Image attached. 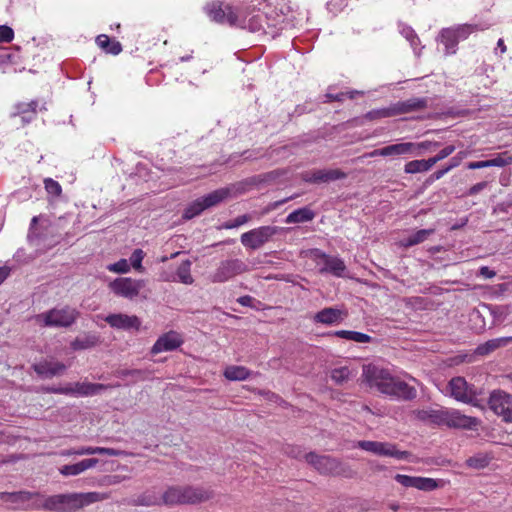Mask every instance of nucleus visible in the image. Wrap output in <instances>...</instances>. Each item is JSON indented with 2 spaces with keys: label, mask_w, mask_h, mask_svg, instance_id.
<instances>
[{
  "label": "nucleus",
  "mask_w": 512,
  "mask_h": 512,
  "mask_svg": "<svg viewBox=\"0 0 512 512\" xmlns=\"http://www.w3.org/2000/svg\"><path fill=\"white\" fill-rule=\"evenodd\" d=\"M362 377L370 388H375L381 394L405 401H411L417 397L414 386L393 376L387 369L372 364L365 365Z\"/></svg>",
  "instance_id": "nucleus-1"
},
{
  "label": "nucleus",
  "mask_w": 512,
  "mask_h": 512,
  "mask_svg": "<svg viewBox=\"0 0 512 512\" xmlns=\"http://www.w3.org/2000/svg\"><path fill=\"white\" fill-rule=\"evenodd\" d=\"M109 498L110 494L103 492L66 493L52 496L41 494L39 499H36L24 508L53 512H75L84 506Z\"/></svg>",
  "instance_id": "nucleus-2"
},
{
  "label": "nucleus",
  "mask_w": 512,
  "mask_h": 512,
  "mask_svg": "<svg viewBox=\"0 0 512 512\" xmlns=\"http://www.w3.org/2000/svg\"><path fill=\"white\" fill-rule=\"evenodd\" d=\"M212 497V492L193 486H170L168 487L161 499L152 497L150 495H143L139 499V503L146 506L164 504L167 506L185 505V504H198L209 500Z\"/></svg>",
  "instance_id": "nucleus-3"
},
{
  "label": "nucleus",
  "mask_w": 512,
  "mask_h": 512,
  "mask_svg": "<svg viewBox=\"0 0 512 512\" xmlns=\"http://www.w3.org/2000/svg\"><path fill=\"white\" fill-rule=\"evenodd\" d=\"M80 316V312L69 305L55 307L35 316L36 323L41 327L68 328Z\"/></svg>",
  "instance_id": "nucleus-4"
},
{
  "label": "nucleus",
  "mask_w": 512,
  "mask_h": 512,
  "mask_svg": "<svg viewBox=\"0 0 512 512\" xmlns=\"http://www.w3.org/2000/svg\"><path fill=\"white\" fill-rule=\"evenodd\" d=\"M306 461L311 464L320 474L332 476L351 477V468L340 460L326 455H317L310 452L305 454Z\"/></svg>",
  "instance_id": "nucleus-5"
},
{
  "label": "nucleus",
  "mask_w": 512,
  "mask_h": 512,
  "mask_svg": "<svg viewBox=\"0 0 512 512\" xmlns=\"http://www.w3.org/2000/svg\"><path fill=\"white\" fill-rule=\"evenodd\" d=\"M449 389L451 396L459 401L466 404H470L475 407H482L481 400L479 399V393L473 385L467 383L463 377H454L449 381Z\"/></svg>",
  "instance_id": "nucleus-6"
},
{
  "label": "nucleus",
  "mask_w": 512,
  "mask_h": 512,
  "mask_svg": "<svg viewBox=\"0 0 512 512\" xmlns=\"http://www.w3.org/2000/svg\"><path fill=\"white\" fill-rule=\"evenodd\" d=\"M247 271L248 266L241 259H227L220 262L216 270L210 275V280L212 283H224Z\"/></svg>",
  "instance_id": "nucleus-7"
},
{
  "label": "nucleus",
  "mask_w": 512,
  "mask_h": 512,
  "mask_svg": "<svg viewBox=\"0 0 512 512\" xmlns=\"http://www.w3.org/2000/svg\"><path fill=\"white\" fill-rule=\"evenodd\" d=\"M240 12L230 4L220 1L212 2L207 6V14L213 21L230 26L238 25Z\"/></svg>",
  "instance_id": "nucleus-8"
},
{
  "label": "nucleus",
  "mask_w": 512,
  "mask_h": 512,
  "mask_svg": "<svg viewBox=\"0 0 512 512\" xmlns=\"http://www.w3.org/2000/svg\"><path fill=\"white\" fill-rule=\"evenodd\" d=\"M489 408L506 423H512V395L503 390H493L488 400Z\"/></svg>",
  "instance_id": "nucleus-9"
},
{
  "label": "nucleus",
  "mask_w": 512,
  "mask_h": 512,
  "mask_svg": "<svg viewBox=\"0 0 512 512\" xmlns=\"http://www.w3.org/2000/svg\"><path fill=\"white\" fill-rule=\"evenodd\" d=\"M277 233L278 227L276 226H261L243 233L240 240L244 247L257 250Z\"/></svg>",
  "instance_id": "nucleus-10"
},
{
  "label": "nucleus",
  "mask_w": 512,
  "mask_h": 512,
  "mask_svg": "<svg viewBox=\"0 0 512 512\" xmlns=\"http://www.w3.org/2000/svg\"><path fill=\"white\" fill-rule=\"evenodd\" d=\"M145 286L142 279H133L130 277H120L111 281L108 285L109 289L119 297L134 299L137 297L141 289Z\"/></svg>",
  "instance_id": "nucleus-11"
},
{
  "label": "nucleus",
  "mask_w": 512,
  "mask_h": 512,
  "mask_svg": "<svg viewBox=\"0 0 512 512\" xmlns=\"http://www.w3.org/2000/svg\"><path fill=\"white\" fill-rule=\"evenodd\" d=\"M357 447L376 455L393 457L398 460H405L410 455L407 451L398 450L395 444L387 442L361 440L358 441Z\"/></svg>",
  "instance_id": "nucleus-12"
},
{
  "label": "nucleus",
  "mask_w": 512,
  "mask_h": 512,
  "mask_svg": "<svg viewBox=\"0 0 512 512\" xmlns=\"http://www.w3.org/2000/svg\"><path fill=\"white\" fill-rule=\"evenodd\" d=\"M480 419L462 414L457 409L445 408L442 426L454 429L476 430L480 425Z\"/></svg>",
  "instance_id": "nucleus-13"
},
{
  "label": "nucleus",
  "mask_w": 512,
  "mask_h": 512,
  "mask_svg": "<svg viewBox=\"0 0 512 512\" xmlns=\"http://www.w3.org/2000/svg\"><path fill=\"white\" fill-rule=\"evenodd\" d=\"M301 179L310 184H323L332 181L342 180L347 177V174L341 169H313L302 172Z\"/></svg>",
  "instance_id": "nucleus-14"
},
{
  "label": "nucleus",
  "mask_w": 512,
  "mask_h": 512,
  "mask_svg": "<svg viewBox=\"0 0 512 512\" xmlns=\"http://www.w3.org/2000/svg\"><path fill=\"white\" fill-rule=\"evenodd\" d=\"M104 320L110 327L118 330L139 331L141 327V320L136 315L114 313L107 315Z\"/></svg>",
  "instance_id": "nucleus-15"
},
{
  "label": "nucleus",
  "mask_w": 512,
  "mask_h": 512,
  "mask_svg": "<svg viewBox=\"0 0 512 512\" xmlns=\"http://www.w3.org/2000/svg\"><path fill=\"white\" fill-rule=\"evenodd\" d=\"M183 344L181 335L176 331H169L161 335L151 348V353L156 355L165 351L176 350Z\"/></svg>",
  "instance_id": "nucleus-16"
},
{
  "label": "nucleus",
  "mask_w": 512,
  "mask_h": 512,
  "mask_svg": "<svg viewBox=\"0 0 512 512\" xmlns=\"http://www.w3.org/2000/svg\"><path fill=\"white\" fill-rule=\"evenodd\" d=\"M429 99L427 97H412L403 101L392 103L394 115L408 114L412 112L423 111L428 107Z\"/></svg>",
  "instance_id": "nucleus-17"
},
{
  "label": "nucleus",
  "mask_w": 512,
  "mask_h": 512,
  "mask_svg": "<svg viewBox=\"0 0 512 512\" xmlns=\"http://www.w3.org/2000/svg\"><path fill=\"white\" fill-rule=\"evenodd\" d=\"M415 153V145L412 142L397 143L385 146L380 149H375L369 153L370 157L376 156H400V155H412Z\"/></svg>",
  "instance_id": "nucleus-18"
},
{
  "label": "nucleus",
  "mask_w": 512,
  "mask_h": 512,
  "mask_svg": "<svg viewBox=\"0 0 512 512\" xmlns=\"http://www.w3.org/2000/svg\"><path fill=\"white\" fill-rule=\"evenodd\" d=\"M347 315L348 313L345 310L326 307L313 316V321L324 325H335L341 323Z\"/></svg>",
  "instance_id": "nucleus-19"
},
{
  "label": "nucleus",
  "mask_w": 512,
  "mask_h": 512,
  "mask_svg": "<svg viewBox=\"0 0 512 512\" xmlns=\"http://www.w3.org/2000/svg\"><path fill=\"white\" fill-rule=\"evenodd\" d=\"M39 109V102L31 100L29 102H19L14 105L12 117H20L23 124H28L36 119Z\"/></svg>",
  "instance_id": "nucleus-20"
},
{
  "label": "nucleus",
  "mask_w": 512,
  "mask_h": 512,
  "mask_svg": "<svg viewBox=\"0 0 512 512\" xmlns=\"http://www.w3.org/2000/svg\"><path fill=\"white\" fill-rule=\"evenodd\" d=\"M266 16L261 11H253L248 15H244L241 11L239 15V23L237 26L247 28L251 32L264 31Z\"/></svg>",
  "instance_id": "nucleus-21"
},
{
  "label": "nucleus",
  "mask_w": 512,
  "mask_h": 512,
  "mask_svg": "<svg viewBox=\"0 0 512 512\" xmlns=\"http://www.w3.org/2000/svg\"><path fill=\"white\" fill-rule=\"evenodd\" d=\"M317 257L320 258L324 264L320 269V273H330L336 277H342L344 275L346 265L342 259L324 252H319Z\"/></svg>",
  "instance_id": "nucleus-22"
},
{
  "label": "nucleus",
  "mask_w": 512,
  "mask_h": 512,
  "mask_svg": "<svg viewBox=\"0 0 512 512\" xmlns=\"http://www.w3.org/2000/svg\"><path fill=\"white\" fill-rule=\"evenodd\" d=\"M41 497L39 492L18 491V492H0V498L4 501L22 504L19 508L26 510L24 507L31 504Z\"/></svg>",
  "instance_id": "nucleus-23"
},
{
  "label": "nucleus",
  "mask_w": 512,
  "mask_h": 512,
  "mask_svg": "<svg viewBox=\"0 0 512 512\" xmlns=\"http://www.w3.org/2000/svg\"><path fill=\"white\" fill-rule=\"evenodd\" d=\"M445 408L441 409H433V408H423L416 409L412 411V415L419 421L433 424L437 426H442L443 418H444Z\"/></svg>",
  "instance_id": "nucleus-24"
},
{
  "label": "nucleus",
  "mask_w": 512,
  "mask_h": 512,
  "mask_svg": "<svg viewBox=\"0 0 512 512\" xmlns=\"http://www.w3.org/2000/svg\"><path fill=\"white\" fill-rule=\"evenodd\" d=\"M33 369L39 376L51 378L62 374L65 371L66 366L58 361L44 360L34 364Z\"/></svg>",
  "instance_id": "nucleus-25"
},
{
  "label": "nucleus",
  "mask_w": 512,
  "mask_h": 512,
  "mask_svg": "<svg viewBox=\"0 0 512 512\" xmlns=\"http://www.w3.org/2000/svg\"><path fill=\"white\" fill-rule=\"evenodd\" d=\"M98 462L99 460L96 458L83 459L75 464L64 465L59 469V471L63 476H76L90 468H93Z\"/></svg>",
  "instance_id": "nucleus-26"
},
{
  "label": "nucleus",
  "mask_w": 512,
  "mask_h": 512,
  "mask_svg": "<svg viewBox=\"0 0 512 512\" xmlns=\"http://www.w3.org/2000/svg\"><path fill=\"white\" fill-rule=\"evenodd\" d=\"M108 388L101 383L77 382L72 386V394L76 396H91L100 393Z\"/></svg>",
  "instance_id": "nucleus-27"
},
{
  "label": "nucleus",
  "mask_w": 512,
  "mask_h": 512,
  "mask_svg": "<svg viewBox=\"0 0 512 512\" xmlns=\"http://www.w3.org/2000/svg\"><path fill=\"white\" fill-rule=\"evenodd\" d=\"M434 233H435L434 228L421 229V230H418V231L414 232L413 234L409 235L408 237L402 239L399 242V244L403 248H409V247L418 245L420 243H423L424 241H426L429 238V236L433 235Z\"/></svg>",
  "instance_id": "nucleus-28"
},
{
  "label": "nucleus",
  "mask_w": 512,
  "mask_h": 512,
  "mask_svg": "<svg viewBox=\"0 0 512 512\" xmlns=\"http://www.w3.org/2000/svg\"><path fill=\"white\" fill-rule=\"evenodd\" d=\"M512 341V337H501L496 339H491L485 342L484 344L479 345L476 348V353L478 355H488L494 350L500 348L501 346H505Z\"/></svg>",
  "instance_id": "nucleus-29"
},
{
  "label": "nucleus",
  "mask_w": 512,
  "mask_h": 512,
  "mask_svg": "<svg viewBox=\"0 0 512 512\" xmlns=\"http://www.w3.org/2000/svg\"><path fill=\"white\" fill-rule=\"evenodd\" d=\"M315 218V213L309 207H302L291 212L285 219L288 224L291 223H304L312 221Z\"/></svg>",
  "instance_id": "nucleus-30"
},
{
  "label": "nucleus",
  "mask_w": 512,
  "mask_h": 512,
  "mask_svg": "<svg viewBox=\"0 0 512 512\" xmlns=\"http://www.w3.org/2000/svg\"><path fill=\"white\" fill-rule=\"evenodd\" d=\"M96 43L101 49L112 55H118L122 51L120 42L110 39L105 34L97 36Z\"/></svg>",
  "instance_id": "nucleus-31"
},
{
  "label": "nucleus",
  "mask_w": 512,
  "mask_h": 512,
  "mask_svg": "<svg viewBox=\"0 0 512 512\" xmlns=\"http://www.w3.org/2000/svg\"><path fill=\"white\" fill-rule=\"evenodd\" d=\"M229 189L227 188H221V189H217L203 197H201V201L202 203L204 204V207L207 208H210V207H213L217 204H219L220 202H222L223 200H225L228 196H229Z\"/></svg>",
  "instance_id": "nucleus-32"
},
{
  "label": "nucleus",
  "mask_w": 512,
  "mask_h": 512,
  "mask_svg": "<svg viewBox=\"0 0 512 512\" xmlns=\"http://www.w3.org/2000/svg\"><path fill=\"white\" fill-rule=\"evenodd\" d=\"M251 375V371L244 366H228L224 371V376L230 381L246 380Z\"/></svg>",
  "instance_id": "nucleus-33"
},
{
  "label": "nucleus",
  "mask_w": 512,
  "mask_h": 512,
  "mask_svg": "<svg viewBox=\"0 0 512 512\" xmlns=\"http://www.w3.org/2000/svg\"><path fill=\"white\" fill-rule=\"evenodd\" d=\"M431 159L412 160L405 164L404 171L407 174H415L429 171L433 167Z\"/></svg>",
  "instance_id": "nucleus-34"
},
{
  "label": "nucleus",
  "mask_w": 512,
  "mask_h": 512,
  "mask_svg": "<svg viewBox=\"0 0 512 512\" xmlns=\"http://www.w3.org/2000/svg\"><path fill=\"white\" fill-rule=\"evenodd\" d=\"M336 337L352 340L358 343H369L372 341V337L368 334L357 332V331H349V330H338L333 333Z\"/></svg>",
  "instance_id": "nucleus-35"
},
{
  "label": "nucleus",
  "mask_w": 512,
  "mask_h": 512,
  "mask_svg": "<svg viewBox=\"0 0 512 512\" xmlns=\"http://www.w3.org/2000/svg\"><path fill=\"white\" fill-rule=\"evenodd\" d=\"M353 376L352 370L347 366L334 368L330 373V377L336 385L347 383Z\"/></svg>",
  "instance_id": "nucleus-36"
},
{
  "label": "nucleus",
  "mask_w": 512,
  "mask_h": 512,
  "mask_svg": "<svg viewBox=\"0 0 512 512\" xmlns=\"http://www.w3.org/2000/svg\"><path fill=\"white\" fill-rule=\"evenodd\" d=\"M441 42L445 45L447 53H454L458 44L457 36L452 28H446L441 31Z\"/></svg>",
  "instance_id": "nucleus-37"
},
{
  "label": "nucleus",
  "mask_w": 512,
  "mask_h": 512,
  "mask_svg": "<svg viewBox=\"0 0 512 512\" xmlns=\"http://www.w3.org/2000/svg\"><path fill=\"white\" fill-rule=\"evenodd\" d=\"M108 455V456H118L119 451L113 448L107 447H80L77 448L76 455Z\"/></svg>",
  "instance_id": "nucleus-38"
},
{
  "label": "nucleus",
  "mask_w": 512,
  "mask_h": 512,
  "mask_svg": "<svg viewBox=\"0 0 512 512\" xmlns=\"http://www.w3.org/2000/svg\"><path fill=\"white\" fill-rule=\"evenodd\" d=\"M492 460V457L487 453H478L469 457L466 460V465L474 469H483L487 467Z\"/></svg>",
  "instance_id": "nucleus-39"
},
{
  "label": "nucleus",
  "mask_w": 512,
  "mask_h": 512,
  "mask_svg": "<svg viewBox=\"0 0 512 512\" xmlns=\"http://www.w3.org/2000/svg\"><path fill=\"white\" fill-rule=\"evenodd\" d=\"M99 338L95 335H86L83 338H76L71 346L74 350H83L94 347L98 344Z\"/></svg>",
  "instance_id": "nucleus-40"
},
{
  "label": "nucleus",
  "mask_w": 512,
  "mask_h": 512,
  "mask_svg": "<svg viewBox=\"0 0 512 512\" xmlns=\"http://www.w3.org/2000/svg\"><path fill=\"white\" fill-rule=\"evenodd\" d=\"M191 262L189 260L183 261L177 268L176 274L183 284H192L194 279L191 275Z\"/></svg>",
  "instance_id": "nucleus-41"
},
{
  "label": "nucleus",
  "mask_w": 512,
  "mask_h": 512,
  "mask_svg": "<svg viewBox=\"0 0 512 512\" xmlns=\"http://www.w3.org/2000/svg\"><path fill=\"white\" fill-rule=\"evenodd\" d=\"M440 487V482L436 479L429 477H420L418 476L416 489L421 491H433Z\"/></svg>",
  "instance_id": "nucleus-42"
},
{
  "label": "nucleus",
  "mask_w": 512,
  "mask_h": 512,
  "mask_svg": "<svg viewBox=\"0 0 512 512\" xmlns=\"http://www.w3.org/2000/svg\"><path fill=\"white\" fill-rule=\"evenodd\" d=\"M490 167H504L512 164V154L509 151L498 153L494 158L489 159Z\"/></svg>",
  "instance_id": "nucleus-43"
},
{
  "label": "nucleus",
  "mask_w": 512,
  "mask_h": 512,
  "mask_svg": "<svg viewBox=\"0 0 512 512\" xmlns=\"http://www.w3.org/2000/svg\"><path fill=\"white\" fill-rule=\"evenodd\" d=\"M394 116L395 115L392 104L385 108L371 110L366 114V118L369 120H377L381 118H389Z\"/></svg>",
  "instance_id": "nucleus-44"
},
{
  "label": "nucleus",
  "mask_w": 512,
  "mask_h": 512,
  "mask_svg": "<svg viewBox=\"0 0 512 512\" xmlns=\"http://www.w3.org/2000/svg\"><path fill=\"white\" fill-rule=\"evenodd\" d=\"M205 209H206V207H204V204L202 203L201 199L199 198V199L195 200L191 205H189L185 209V211L183 213V217L185 219H192L193 217L202 213Z\"/></svg>",
  "instance_id": "nucleus-45"
},
{
  "label": "nucleus",
  "mask_w": 512,
  "mask_h": 512,
  "mask_svg": "<svg viewBox=\"0 0 512 512\" xmlns=\"http://www.w3.org/2000/svg\"><path fill=\"white\" fill-rule=\"evenodd\" d=\"M251 220H252V216L250 214H243V215L236 217L235 219H233L231 221L224 222L219 228L227 229V230L233 229V228L240 227V226L248 223Z\"/></svg>",
  "instance_id": "nucleus-46"
},
{
  "label": "nucleus",
  "mask_w": 512,
  "mask_h": 512,
  "mask_svg": "<svg viewBox=\"0 0 512 512\" xmlns=\"http://www.w3.org/2000/svg\"><path fill=\"white\" fill-rule=\"evenodd\" d=\"M145 257V253L142 249H135L130 256L131 266L138 272H143L144 267L142 261Z\"/></svg>",
  "instance_id": "nucleus-47"
},
{
  "label": "nucleus",
  "mask_w": 512,
  "mask_h": 512,
  "mask_svg": "<svg viewBox=\"0 0 512 512\" xmlns=\"http://www.w3.org/2000/svg\"><path fill=\"white\" fill-rule=\"evenodd\" d=\"M44 187L47 193L54 197H59L62 193L61 185L52 178L44 179Z\"/></svg>",
  "instance_id": "nucleus-48"
},
{
  "label": "nucleus",
  "mask_w": 512,
  "mask_h": 512,
  "mask_svg": "<svg viewBox=\"0 0 512 512\" xmlns=\"http://www.w3.org/2000/svg\"><path fill=\"white\" fill-rule=\"evenodd\" d=\"M348 5V0H328L327 10L334 16L338 15Z\"/></svg>",
  "instance_id": "nucleus-49"
},
{
  "label": "nucleus",
  "mask_w": 512,
  "mask_h": 512,
  "mask_svg": "<svg viewBox=\"0 0 512 512\" xmlns=\"http://www.w3.org/2000/svg\"><path fill=\"white\" fill-rule=\"evenodd\" d=\"M395 481L406 488H416L418 476H409L404 474H396Z\"/></svg>",
  "instance_id": "nucleus-50"
},
{
  "label": "nucleus",
  "mask_w": 512,
  "mask_h": 512,
  "mask_svg": "<svg viewBox=\"0 0 512 512\" xmlns=\"http://www.w3.org/2000/svg\"><path fill=\"white\" fill-rule=\"evenodd\" d=\"M110 272L114 273H128L130 271V265L126 259H120L119 261L107 266Z\"/></svg>",
  "instance_id": "nucleus-51"
},
{
  "label": "nucleus",
  "mask_w": 512,
  "mask_h": 512,
  "mask_svg": "<svg viewBox=\"0 0 512 512\" xmlns=\"http://www.w3.org/2000/svg\"><path fill=\"white\" fill-rule=\"evenodd\" d=\"M456 147L454 145H447L442 150H440L435 156L431 157V162L433 165H435L437 162L447 158L450 156L454 151Z\"/></svg>",
  "instance_id": "nucleus-52"
},
{
  "label": "nucleus",
  "mask_w": 512,
  "mask_h": 512,
  "mask_svg": "<svg viewBox=\"0 0 512 512\" xmlns=\"http://www.w3.org/2000/svg\"><path fill=\"white\" fill-rule=\"evenodd\" d=\"M356 93H357L356 91L347 92V93L340 92V93H337V94L327 93L325 95V97L327 98V102H333V101L342 102V101H344V99L346 97H349L350 99H353L354 95Z\"/></svg>",
  "instance_id": "nucleus-53"
},
{
  "label": "nucleus",
  "mask_w": 512,
  "mask_h": 512,
  "mask_svg": "<svg viewBox=\"0 0 512 512\" xmlns=\"http://www.w3.org/2000/svg\"><path fill=\"white\" fill-rule=\"evenodd\" d=\"M13 38V29L6 25H0V43H9Z\"/></svg>",
  "instance_id": "nucleus-54"
},
{
  "label": "nucleus",
  "mask_w": 512,
  "mask_h": 512,
  "mask_svg": "<svg viewBox=\"0 0 512 512\" xmlns=\"http://www.w3.org/2000/svg\"><path fill=\"white\" fill-rule=\"evenodd\" d=\"M456 36H457V39L458 41L460 39H466L474 30V27L472 25H462V26H459L455 29H453Z\"/></svg>",
  "instance_id": "nucleus-55"
},
{
  "label": "nucleus",
  "mask_w": 512,
  "mask_h": 512,
  "mask_svg": "<svg viewBox=\"0 0 512 512\" xmlns=\"http://www.w3.org/2000/svg\"><path fill=\"white\" fill-rule=\"evenodd\" d=\"M415 145V153L413 155H418L419 150H429L432 148H436L440 145L439 142L436 141H423L420 143H414Z\"/></svg>",
  "instance_id": "nucleus-56"
},
{
  "label": "nucleus",
  "mask_w": 512,
  "mask_h": 512,
  "mask_svg": "<svg viewBox=\"0 0 512 512\" xmlns=\"http://www.w3.org/2000/svg\"><path fill=\"white\" fill-rule=\"evenodd\" d=\"M402 34L410 42V44L412 46H416L419 43V38L412 28H410V27L403 28Z\"/></svg>",
  "instance_id": "nucleus-57"
},
{
  "label": "nucleus",
  "mask_w": 512,
  "mask_h": 512,
  "mask_svg": "<svg viewBox=\"0 0 512 512\" xmlns=\"http://www.w3.org/2000/svg\"><path fill=\"white\" fill-rule=\"evenodd\" d=\"M46 391L55 394L70 395L72 394V385L66 387H49L46 388Z\"/></svg>",
  "instance_id": "nucleus-58"
},
{
  "label": "nucleus",
  "mask_w": 512,
  "mask_h": 512,
  "mask_svg": "<svg viewBox=\"0 0 512 512\" xmlns=\"http://www.w3.org/2000/svg\"><path fill=\"white\" fill-rule=\"evenodd\" d=\"M487 184L488 183L486 181L476 183L475 185L470 187V189L467 192V195L473 196V195L478 194L479 192H481L482 190H484L487 187Z\"/></svg>",
  "instance_id": "nucleus-59"
},
{
  "label": "nucleus",
  "mask_w": 512,
  "mask_h": 512,
  "mask_svg": "<svg viewBox=\"0 0 512 512\" xmlns=\"http://www.w3.org/2000/svg\"><path fill=\"white\" fill-rule=\"evenodd\" d=\"M468 169H482V168H487V167H490V163H489V160H482V161H475V162H470L468 163L467 165Z\"/></svg>",
  "instance_id": "nucleus-60"
},
{
  "label": "nucleus",
  "mask_w": 512,
  "mask_h": 512,
  "mask_svg": "<svg viewBox=\"0 0 512 512\" xmlns=\"http://www.w3.org/2000/svg\"><path fill=\"white\" fill-rule=\"evenodd\" d=\"M121 481H122V477L121 476H119V475H111V476H106L103 479L102 484H104V485H115V484H119Z\"/></svg>",
  "instance_id": "nucleus-61"
},
{
  "label": "nucleus",
  "mask_w": 512,
  "mask_h": 512,
  "mask_svg": "<svg viewBox=\"0 0 512 512\" xmlns=\"http://www.w3.org/2000/svg\"><path fill=\"white\" fill-rule=\"evenodd\" d=\"M479 275L480 276H483L484 278H493L495 275H496V272L491 270L489 267L487 266H482L480 269H479Z\"/></svg>",
  "instance_id": "nucleus-62"
},
{
  "label": "nucleus",
  "mask_w": 512,
  "mask_h": 512,
  "mask_svg": "<svg viewBox=\"0 0 512 512\" xmlns=\"http://www.w3.org/2000/svg\"><path fill=\"white\" fill-rule=\"evenodd\" d=\"M10 269L6 266L0 267V285L7 279Z\"/></svg>",
  "instance_id": "nucleus-63"
},
{
  "label": "nucleus",
  "mask_w": 512,
  "mask_h": 512,
  "mask_svg": "<svg viewBox=\"0 0 512 512\" xmlns=\"http://www.w3.org/2000/svg\"><path fill=\"white\" fill-rule=\"evenodd\" d=\"M285 452H286L288 455H290V456H292V457H294V458H299V457L301 456V451H300V449H298V448L296 449V448H294V447H288V448L285 450Z\"/></svg>",
  "instance_id": "nucleus-64"
}]
</instances>
